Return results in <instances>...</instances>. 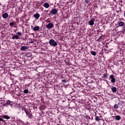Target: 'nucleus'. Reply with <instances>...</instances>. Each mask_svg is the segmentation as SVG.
<instances>
[{"label": "nucleus", "mask_w": 125, "mask_h": 125, "mask_svg": "<svg viewBox=\"0 0 125 125\" xmlns=\"http://www.w3.org/2000/svg\"><path fill=\"white\" fill-rule=\"evenodd\" d=\"M3 118L6 119V120H9V119H10V117L8 116V115H4L3 116Z\"/></svg>", "instance_id": "obj_19"}, {"label": "nucleus", "mask_w": 125, "mask_h": 125, "mask_svg": "<svg viewBox=\"0 0 125 125\" xmlns=\"http://www.w3.org/2000/svg\"><path fill=\"white\" fill-rule=\"evenodd\" d=\"M84 1L85 3H88V2H89V0H85Z\"/></svg>", "instance_id": "obj_25"}, {"label": "nucleus", "mask_w": 125, "mask_h": 125, "mask_svg": "<svg viewBox=\"0 0 125 125\" xmlns=\"http://www.w3.org/2000/svg\"><path fill=\"white\" fill-rule=\"evenodd\" d=\"M111 91H112V92H113V93H115V92H117V87L112 86V87H110Z\"/></svg>", "instance_id": "obj_7"}, {"label": "nucleus", "mask_w": 125, "mask_h": 125, "mask_svg": "<svg viewBox=\"0 0 125 125\" xmlns=\"http://www.w3.org/2000/svg\"><path fill=\"white\" fill-rule=\"evenodd\" d=\"M50 15H51V14H50V13H49L48 14V16H50Z\"/></svg>", "instance_id": "obj_28"}, {"label": "nucleus", "mask_w": 125, "mask_h": 125, "mask_svg": "<svg viewBox=\"0 0 125 125\" xmlns=\"http://www.w3.org/2000/svg\"><path fill=\"white\" fill-rule=\"evenodd\" d=\"M29 43H34V42H30Z\"/></svg>", "instance_id": "obj_30"}, {"label": "nucleus", "mask_w": 125, "mask_h": 125, "mask_svg": "<svg viewBox=\"0 0 125 125\" xmlns=\"http://www.w3.org/2000/svg\"><path fill=\"white\" fill-rule=\"evenodd\" d=\"M23 93H25V94L29 93V90H28V89L24 90Z\"/></svg>", "instance_id": "obj_21"}, {"label": "nucleus", "mask_w": 125, "mask_h": 125, "mask_svg": "<svg viewBox=\"0 0 125 125\" xmlns=\"http://www.w3.org/2000/svg\"><path fill=\"white\" fill-rule=\"evenodd\" d=\"M33 31H40V26L35 25L33 28Z\"/></svg>", "instance_id": "obj_11"}, {"label": "nucleus", "mask_w": 125, "mask_h": 125, "mask_svg": "<svg viewBox=\"0 0 125 125\" xmlns=\"http://www.w3.org/2000/svg\"><path fill=\"white\" fill-rule=\"evenodd\" d=\"M33 16L34 17V18H36V19H39V18H40V14L39 13H36L35 14L33 15Z\"/></svg>", "instance_id": "obj_14"}, {"label": "nucleus", "mask_w": 125, "mask_h": 125, "mask_svg": "<svg viewBox=\"0 0 125 125\" xmlns=\"http://www.w3.org/2000/svg\"><path fill=\"white\" fill-rule=\"evenodd\" d=\"M22 111H24L26 114V116H27L28 118L29 119H33L34 118V116H33V114L31 112V110H29V109L26 108L25 106H23L21 108Z\"/></svg>", "instance_id": "obj_1"}, {"label": "nucleus", "mask_w": 125, "mask_h": 125, "mask_svg": "<svg viewBox=\"0 0 125 125\" xmlns=\"http://www.w3.org/2000/svg\"><path fill=\"white\" fill-rule=\"evenodd\" d=\"M62 83H66L67 81H65V80H62Z\"/></svg>", "instance_id": "obj_26"}, {"label": "nucleus", "mask_w": 125, "mask_h": 125, "mask_svg": "<svg viewBox=\"0 0 125 125\" xmlns=\"http://www.w3.org/2000/svg\"><path fill=\"white\" fill-rule=\"evenodd\" d=\"M114 109H118L119 108V105H118V104H114Z\"/></svg>", "instance_id": "obj_23"}, {"label": "nucleus", "mask_w": 125, "mask_h": 125, "mask_svg": "<svg viewBox=\"0 0 125 125\" xmlns=\"http://www.w3.org/2000/svg\"><path fill=\"white\" fill-rule=\"evenodd\" d=\"M100 39H101V37H99L98 40H100Z\"/></svg>", "instance_id": "obj_31"}, {"label": "nucleus", "mask_w": 125, "mask_h": 125, "mask_svg": "<svg viewBox=\"0 0 125 125\" xmlns=\"http://www.w3.org/2000/svg\"><path fill=\"white\" fill-rule=\"evenodd\" d=\"M49 43L50 45H51V46H53L54 47L58 45V43H57V42L53 39H51L49 41Z\"/></svg>", "instance_id": "obj_2"}, {"label": "nucleus", "mask_w": 125, "mask_h": 125, "mask_svg": "<svg viewBox=\"0 0 125 125\" xmlns=\"http://www.w3.org/2000/svg\"><path fill=\"white\" fill-rule=\"evenodd\" d=\"M58 12V10L57 9H53L51 10L50 12V14L55 15V14H57Z\"/></svg>", "instance_id": "obj_4"}, {"label": "nucleus", "mask_w": 125, "mask_h": 125, "mask_svg": "<svg viewBox=\"0 0 125 125\" xmlns=\"http://www.w3.org/2000/svg\"><path fill=\"white\" fill-rule=\"evenodd\" d=\"M89 25H90V26H93V25H94V19H91V20L89 21Z\"/></svg>", "instance_id": "obj_8"}, {"label": "nucleus", "mask_w": 125, "mask_h": 125, "mask_svg": "<svg viewBox=\"0 0 125 125\" xmlns=\"http://www.w3.org/2000/svg\"><path fill=\"white\" fill-rule=\"evenodd\" d=\"M27 49H29V47L26 46H22L21 47V50H27Z\"/></svg>", "instance_id": "obj_9"}, {"label": "nucleus", "mask_w": 125, "mask_h": 125, "mask_svg": "<svg viewBox=\"0 0 125 125\" xmlns=\"http://www.w3.org/2000/svg\"><path fill=\"white\" fill-rule=\"evenodd\" d=\"M16 23L15 22H12L10 23V26H13V25H16Z\"/></svg>", "instance_id": "obj_24"}, {"label": "nucleus", "mask_w": 125, "mask_h": 125, "mask_svg": "<svg viewBox=\"0 0 125 125\" xmlns=\"http://www.w3.org/2000/svg\"><path fill=\"white\" fill-rule=\"evenodd\" d=\"M0 122H3V119H2V118H0Z\"/></svg>", "instance_id": "obj_27"}, {"label": "nucleus", "mask_w": 125, "mask_h": 125, "mask_svg": "<svg viewBox=\"0 0 125 125\" xmlns=\"http://www.w3.org/2000/svg\"><path fill=\"white\" fill-rule=\"evenodd\" d=\"M118 25L119 27H123V26H125V23L123 21H120L118 22Z\"/></svg>", "instance_id": "obj_15"}, {"label": "nucleus", "mask_w": 125, "mask_h": 125, "mask_svg": "<svg viewBox=\"0 0 125 125\" xmlns=\"http://www.w3.org/2000/svg\"><path fill=\"white\" fill-rule=\"evenodd\" d=\"M12 40H19L20 39L18 35H15L12 37Z\"/></svg>", "instance_id": "obj_12"}, {"label": "nucleus", "mask_w": 125, "mask_h": 125, "mask_svg": "<svg viewBox=\"0 0 125 125\" xmlns=\"http://www.w3.org/2000/svg\"><path fill=\"white\" fill-rule=\"evenodd\" d=\"M14 31H15V32H16V30H15Z\"/></svg>", "instance_id": "obj_34"}, {"label": "nucleus", "mask_w": 125, "mask_h": 125, "mask_svg": "<svg viewBox=\"0 0 125 125\" xmlns=\"http://www.w3.org/2000/svg\"><path fill=\"white\" fill-rule=\"evenodd\" d=\"M15 28H17V26H14Z\"/></svg>", "instance_id": "obj_32"}, {"label": "nucleus", "mask_w": 125, "mask_h": 125, "mask_svg": "<svg viewBox=\"0 0 125 125\" xmlns=\"http://www.w3.org/2000/svg\"><path fill=\"white\" fill-rule=\"evenodd\" d=\"M103 77L104 79H108V75L106 74H104Z\"/></svg>", "instance_id": "obj_20"}, {"label": "nucleus", "mask_w": 125, "mask_h": 125, "mask_svg": "<svg viewBox=\"0 0 125 125\" xmlns=\"http://www.w3.org/2000/svg\"><path fill=\"white\" fill-rule=\"evenodd\" d=\"M91 54H92V55H93L94 56H96V52L94 51H91L90 52Z\"/></svg>", "instance_id": "obj_18"}, {"label": "nucleus", "mask_w": 125, "mask_h": 125, "mask_svg": "<svg viewBox=\"0 0 125 125\" xmlns=\"http://www.w3.org/2000/svg\"><path fill=\"white\" fill-rule=\"evenodd\" d=\"M17 34L19 37L22 36V33L21 32H19Z\"/></svg>", "instance_id": "obj_22"}, {"label": "nucleus", "mask_w": 125, "mask_h": 125, "mask_svg": "<svg viewBox=\"0 0 125 125\" xmlns=\"http://www.w3.org/2000/svg\"><path fill=\"white\" fill-rule=\"evenodd\" d=\"M2 17L3 18L6 19L7 18H8V14H7V13H5L2 14Z\"/></svg>", "instance_id": "obj_10"}, {"label": "nucleus", "mask_w": 125, "mask_h": 125, "mask_svg": "<svg viewBox=\"0 0 125 125\" xmlns=\"http://www.w3.org/2000/svg\"><path fill=\"white\" fill-rule=\"evenodd\" d=\"M121 118L122 117H121V116H120V115H117V116H115V119L117 121H120V120H121Z\"/></svg>", "instance_id": "obj_16"}, {"label": "nucleus", "mask_w": 125, "mask_h": 125, "mask_svg": "<svg viewBox=\"0 0 125 125\" xmlns=\"http://www.w3.org/2000/svg\"><path fill=\"white\" fill-rule=\"evenodd\" d=\"M6 105H10V106H12L13 105V103H12V102L10 100H7L6 103L4 104V106H6Z\"/></svg>", "instance_id": "obj_5"}, {"label": "nucleus", "mask_w": 125, "mask_h": 125, "mask_svg": "<svg viewBox=\"0 0 125 125\" xmlns=\"http://www.w3.org/2000/svg\"><path fill=\"white\" fill-rule=\"evenodd\" d=\"M99 118H101V119H102V116H100Z\"/></svg>", "instance_id": "obj_29"}, {"label": "nucleus", "mask_w": 125, "mask_h": 125, "mask_svg": "<svg viewBox=\"0 0 125 125\" xmlns=\"http://www.w3.org/2000/svg\"><path fill=\"white\" fill-rule=\"evenodd\" d=\"M54 27V24H53V23L50 22L48 24H47L46 25V28H47V29H52V28H53Z\"/></svg>", "instance_id": "obj_3"}, {"label": "nucleus", "mask_w": 125, "mask_h": 125, "mask_svg": "<svg viewBox=\"0 0 125 125\" xmlns=\"http://www.w3.org/2000/svg\"><path fill=\"white\" fill-rule=\"evenodd\" d=\"M110 79H111V83H116V78L114 77V75H110Z\"/></svg>", "instance_id": "obj_6"}, {"label": "nucleus", "mask_w": 125, "mask_h": 125, "mask_svg": "<svg viewBox=\"0 0 125 125\" xmlns=\"http://www.w3.org/2000/svg\"><path fill=\"white\" fill-rule=\"evenodd\" d=\"M124 27H125V25H124Z\"/></svg>", "instance_id": "obj_33"}, {"label": "nucleus", "mask_w": 125, "mask_h": 125, "mask_svg": "<svg viewBox=\"0 0 125 125\" xmlns=\"http://www.w3.org/2000/svg\"><path fill=\"white\" fill-rule=\"evenodd\" d=\"M14 31H15V32H16V30H15Z\"/></svg>", "instance_id": "obj_35"}, {"label": "nucleus", "mask_w": 125, "mask_h": 125, "mask_svg": "<svg viewBox=\"0 0 125 125\" xmlns=\"http://www.w3.org/2000/svg\"><path fill=\"white\" fill-rule=\"evenodd\" d=\"M43 6L45 7V8H48V7H49V4L46 2L43 4Z\"/></svg>", "instance_id": "obj_17"}, {"label": "nucleus", "mask_w": 125, "mask_h": 125, "mask_svg": "<svg viewBox=\"0 0 125 125\" xmlns=\"http://www.w3.org/2000/svg\"><path fill=\"white\" fill-rule=\"evenodd\" d=\"M95 120L96 121V122H99V121H102L103 119L96 116H95Z\"/></svg>", "instance_id": "obj_13"}]
</instances>
